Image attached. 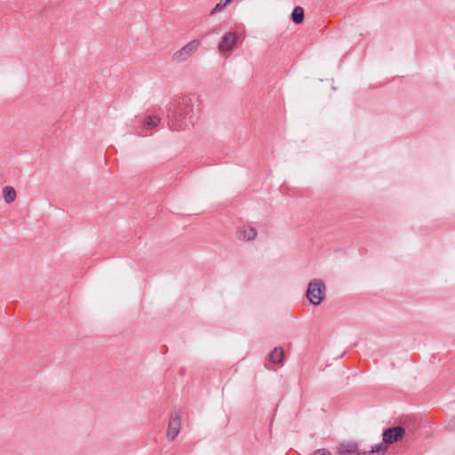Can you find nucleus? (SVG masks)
<instances>
[{
    "instance_id": "obj_1",
    "label": "nucleus",
    "mask_w": 455,
    "mask_h": 455,
    "mask_svg": "<svg viewBox=\"0 0 455 455\" xmlns=\"http://www.w3.org/2000/svg\"><path fill=\"white\" fill-rule=\"evenodd\" d=\"M325 290V284L321 279H314L308 283L307 298L311 304L318 306L323 301Z\"/></svg>"
},
{
    "instance_id": "obj_8",
    "label": "nucleus",
    "mask_w": 455,
    "mask_h": 455,
    "mask_svg": "<svg viewBox=\"0 0 455 455\" xmlns=\"http://www.w3.org/2000/svg\"><path fill=\"white\" fill-rule=\"evenodd\" d=\"M257 236V230L252 227H240L236 231V237L242 241H252Z\"/></svg>"
},
{
    "instance_id": "obj_5",
    "label": "nucleus",
    "mask_w": 455,
    "mask_h": 455,
    "mask_svg": "<svg viewBox=\"0 0 455 455\" xmlns=\"http://www.w3.org/2000/svg\"><path fill=\"white\" fill-rule=\"evenodd\" d=\"M409 432L410 431H407L405 427L401 426L387 428L382 434L383 444L387 446V444L398 442L402 440L403 436H407Z\"/></svg>"
},
{
    "instance_id": "obj_11",
    "label": "nucleus",
    "mask_w": 455,
    "mask_h": 455,
    "mask_svg": "<svg viewBox=\"0 0 455 455\" xmlns=\"http://www.w3.org/2000/svg\"><path fill=\"white\" fill-rule=\"evenodd\" d=\"M292 20L295 24H299L304 20V10L300 6H296L291 13Z\"/></svg>"
},
{
    "instance_id": "obj_16",
    "label": "nucleus",
    "mask_w": 455,
    "mask_h": 455,
    "mask_svg": "<svg viewBox=\"0 0 455 455\" xmlns=\"http://www.w3.org/2000/svg\"><path fill=\"white\" fill-rule=\"evenodd\" d=\"M188 124H183L182 123H180V124H177L175 125V129H176V130H181V129H185V128H186V127H188Z\"/></svg>"
},
{
    "instance_id": "obj_7",
    "label": "nucleus",
    "mask_w": 455,
    "mask_h": 455,
    "mask_svg": "<svg viewBox=\"0 0 455 455\" xmlns=\"http://www.w3.org/2000/svg\"><path fill=\"white\" fill-rule=\"evenodd\" d=\"M236 42V36L235 33L233 32H228L226 33L220 44H219V51L220 52H228V51H231L233 46L235 45Z\"/></svg>"
},
{
    "instance_id": "obj_15",
    "label": "nucleus",
    "mask_w": 455,
    "mask_h": 455,
    "mask_svg": "<svg viewBox=\"0 0 455 455\" xmlns=\"http://www.w3.org/2000/svg\"><path fill=\"white\" fill-rule=\"evenodd\" d=\"M447 427L450 431L455 432V418L449 422Z\"/></svg>"
},
{
    "instance_id": "obj_9",
    "label": "nucleus",
    "mask_w": 455,
    "mask_h": 455,
    "mask_svg": "<svg viewBox=\"0 0 455 455\" xmlns=\"http://www.w3.org/2000/svg\"><path fill=\"white\" fill-rule=\"evenodd\" d=\"M4 199L6 204H12L16 199V191L11 186L3 188Z\"/></svg>"
},
{
    "instance_id": "obj_10",
    "label": "nucleus",
    "mask_w": 455,
    "mask_h": 455,
    "mask_svg": "<svg viewBox=\"0 0 455 455\" xmlns=\"http://www.w3.org/2000/svg\"><path fill=\"white\" fill-rule=\"evenodd\" d=\"M283 357L282 347H275L269 354V359L274 363H281Z\"/></svg>"
},
{
    "instance_id": "obj_6",
    "label": "nucleus",
    "mask_w": 455,
    "mask_h": 455,
    "mask_svg": "<svg viewBox=\"0 0 455 455\" xmlns=\"http://www.w3.org/2000/svg\"><path fill=\"white\" fill-rule=\"evenodd\" d=\"M180 429V418L178 414H173L170 418L167 429V438L169 441H173L179 435Z\"/></svg>"
},
{
    "instance_id": "obj_2",
    "label": "nucleus",
    "mask_w": 455,
    "mask_h": 455,
    "mask_svg": "<svg viewBox=\"0 0 455 455\" xmlns=\"http://www.w3.org/2000/svg\"><path fill=\"white\" fill-rule=\"evenodd\" d=\"M387 449V446L378 443L371 447L370 451L359 452L358 446L355 443H343L339 448L340 455H374V453H384Z\"/></svg>"
},
{
    "instance_id": "obj_14",
    "label": "nucleus",
    "mask_w": 455,
    "mask_h": 455,
    "mask_svg": "<svg viewBox=\"0 0 455 455\" xmlns=\"http://www.w3.org/2000/svg\"><path fill=\"white\" fill-rule=\"evenodd\" d=\"M314 455H331V452L325 449H319L315 451Z\"/></svg>"
},
{
    "instance_id": "obj_4",
    "label": "nucleus",
    "mask_w": 455,
    "mask_h": 455,
    "mask_svg": "<svg viewBox=\"0 0 455 455\" xmlns=\"http://www.w3.org/2000/svg\"><path fill=\"white\" fill-rule=\"evenodd\" d=\"M200 44L199 40H191L172 54V60L177 63H183L187 61L198 50Z\"/></svg>"
},
{
    "instance_id": "obj_13",
    "label": "nucleus",
    "mask_w": 455,
    "mask_h": 455,
    "mask_svg": "<svg viewBox=\"0 0 455 455\" xmlns=\"http://www.w3.org/2000/svg\"><path fill=\"white\" fill-rule=\"evenodd\" d=\"M160 123V118L157 117V116H148L144 123H143V125L148 129H152V128H155Z\"/></svg>"
},
{
    "instance_id": "obj_3",
    "label": "nucleus",
    "mask_w": 455,
    "mask_h": 455,
    "mask_svg": "<svg viewBox=\"0 0 455 455\" xmlns=\"http://www.w3.org/2000/svg\"><path fill=\"white\" fill-rule=\"evenodd\" d=\"M194 116V104L189 97H184L180 100L174 109L173 117L175 119L191 120Z\"/></svg>"
},
{
    "instance_id": "obj_12",
    "label": "nucleus",
    "mask_w": 455,
    "mask_h": 455,
    "mask_svg": "<svg viewBox=\"0 0 455 455\" xmlns=\"http://www.w3.org/2000/svg\"><path fill=\"white\" fill-rule=\"evenodd\" d=\"M233 0H220V2L210 12V15L213 16L224 11V9L232 3Z\"/></svg>"
}]
</instances>
